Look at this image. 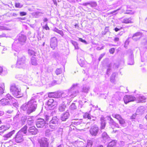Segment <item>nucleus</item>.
<instances>
[{
  "label": "nucleus",
  "mask_w": 147,
  "mask_h": 147,
  "mask_svg": "<svg viewBox=\"0 0 147 147\" xmlns=\"http://www.w3.org/2000/svg\"><path fill=\"white\" fill-rule=\"evenodd\" d=\"M78 89V84H74L68 90L64 91L61 94V98L60 96V95H59L57 92H49L48 94V96L49 97L60 98L61 99L65 98L67 100H69L76 96L79 93Z\"/></svg>",
  "instance_id": "1"
},
{
  "label": "nucleus",
  "mask_w": 147,
  "mask_h": 147,
  "mask_svg": "<svg viewBox=\"0 0 147 147\" xmlns=\"http://www.w3.org/2000/svg\"><path fill=\"white\" fill-rule=\"evenodd\" d=\"M26 39V36L23 34H20L17 36L16 40L12 45L13 49L16 52L14 53L15 56L18 54V53L19 51L18 48L24 44L25 42Z\"/></svg>",
  "instance_id": "2"
},
{
  "label": "nucleus",
  "mask_w": 147,
  "mask_h": 147,
  "mask_svg": "<svg viewBox=\"0 0 147 147\" xmlns=\"http://www.w3.org/2000/svg\"><path fill=\"white\" fill-rule=\"evenodd\" d=\"M37 107L35 106H34L33 105L31 106L26 104H25L22 105L21 107V110L23 111H26V113L29 115L31 113L35 111Z\"/></svg>",
  "instance_id": "3"
},
{
  "label": "nucleus",
  "mask_w": 147,
  "mask_h": 147,
  "mask_svg": "<svg viewBox=\"0 0 147 147\" xmlns=\"http://www.w3.org/2000/svg\"><path fill=\"white\" fill-rule=\"evenodd\" d=\"M51 119L49 121V127L51 129L55 130L57 128L59 119L57 116L52 117Z\"/></svg>",
  "instance_id": "4"
},
{
  "label": "nucleus",
  "mask_w": 147,
  "mask_h": 147,
  "mask_svg": "<svg viewBox=\"0 0 147 147\" xmlns=\"http://www.w3.org/2000/svg\"><path fill=\"white\" fill-rule=\"evenodd\" d=\"M89 132L91 136L96 137L100 134L99 128L96 125L92 126L90 129Z\"/></svg>",
  "instance_id": "5"
},
{
  "label": "nucleus",
  "mask_w": 147,
  "mask_h": 147,
  "mask_svg": "<svg viewBox=\"0 0 147 147\" xmlns=\"http://www.w3.org/2000/svg\"><path fill=\"white\" fill-rule=\"evenodd\" d=\"M40 147H49V139L45 137H43L38 141Z\"/></svg>",
  "instance_id": "6"
},
{
  "label": "nucleus",
  "mask_w": 147,
  "mask_h": 147,
  "mask_svg": "<svg viewBox=\"0 0 147 147\" xmlns=\"http://www.w3.org/2000/svg\"><path fill=\"white\" fill-rule=\"evenodd\" d=\"M25 57L24 56L18 58L16 64V67L18 68H22L25 64Z\"/></svg>",
  "instance_id": "7"
},
{
  "label": "nucleus",
  "mask_w": 147,
  "mask_h": 147,
  "mask_svg": "<svg viewBox=\"0 0 147 147\" xmlns=\"http://www.w3.org/2000/svg\"><path fill=\"white\" fill-rule=\"evenodd\" d=\"M127 55L128 57V64L129 65H133L134 63V57L133 53L131 50L128 51Z\"/></svg>",
  "instance_id": "8"
},
{
  "label": "nucleus",
  "mask_w": 147,
  "mask_h": 147,
  "mask_svg": "<svg viewBox=\"0 0 147 147\" xmlns=\"http://www.w3.org/2000/svg\"><path fill=\"white\" fill-rule=\"evenodd\" d=\"M135 99V97L132 95H126L123 98V100L125 104H127L131 102L134 101Z\"/></svg>",
  "instance_id": "9"
},
{
  "label": "nucleus",
  "mask_w": 147,
  "mask_h": 147,
  "mask_svg": "<svg viewBox=\"0 0 147 147\" xmlns=\"http://www.w3.org/2000/svg\"><path fill=\"white\" fill-rule=\"evenodd\" d=\"M45 124V122L43 119L41 118H39L37 119L36 125L38 128H42Z\"/></svg>",
  "instance_id": "10"
},
{
  "label": "nucleus",
  "mask_w": 147,
  "mask_h": 147,
  "mask_svg": "<svg viewBox=\"0 0 147 147\" xmlns=\"http://www.w3.org/2000/svg\"><path fill=\"white\" fill-rule=\"evenodd\" d=\"M28 131V133L27 135L28 136L30 135H35L38 133V130L35 127L32 126L29 128Z\"/></svg>",
  "instance_id": "11"
},
{
  "label": "nucleus",
  "mask_w": 147,
  "mask_h": 147,
  "mask_svg": "<svg viewBox=\"0 0 147 147\" xmlns=\"http://www.w3.org/2000/svg\"><path fill=\"white\" fill-rule=\"evenodd\" d=\"M57 39L55 37L51 38L50 39V45L51 48L54 49L57 45Z\"/></svg>",
  "instance_id": "12"
},
{
  "label": "nucleus",
  "mask_w": 147,
  "mask_h": 147,
  "mask_svg": "<svg viewBox=\"0 0 147 147\" xmlns=\"http://www.w3.org/2000/svg\"><path fill=\"white\" fill-rule=\"evenodd\" d=\"M13 139L17 143H20L24 140L23 136L18 132L16 134L15 137Z\"/></svg>",
  "instance_id": "13"
},
{
  "label": "nucleus",
  "mask_w": 147,
  "mask_h": 147,
  "mask_svg": "<svg viewBox=\"0 0 147 147\" xmlns=\"http://www.w3.org/2000/svg\"><path fill=\"white\" fill-rule=\"evenodd\" d=\"M28 127L26 125H24L18 132L23 136L27 135L28 131H27Z\"/></svg>",
  "instance_id": "14"
},
{
  "label": "nucleus",
  "mask_w": 147,
  "mask_h": 147,
  "mask_svg": "<svg viewBox=\"0 0 147 147\" xmlns=\"http://www.w3.org/2000/svg\"><path fill=\"white\" fill-rule=\"evenodd\" d=\"M12 94L13 95L17 98H19L22 97L23 95L21 92L20 89H18L17 90H16L13 92H12Z\"/></svg>",
  "instance_id": "15"
},
{
  "label": "nucleus",
  "mask_w": 147,
  "mask_h": 147,
  "mask_svg": "<svg viewBox=\"0 0 147 147\" xmlns=\"http://www.w3.org/2000/svg\"><path fill=\"white\" fill-rule=\"evenodd\" d=\"M142 34V33L140 32H137L133 35L132 38L134 40L137 41L140 38Z\"/></svg>",
  "instance_id": "16"
},
{
  "label": "nucleus",
  "mask_w": 147,
  "mask_h": 147,
  "mask_svg": "<svg viewBox=\"0 0 147 147\" xmlns=\"http://www.w3.org/2000/svg\"><path fill=\"white\" fill-rule=\"evenodd\" d=\"M6 98H7L10 100H11L13 102H14L13 103V106L16 108H17L18 107V104L16 102V100L13 97L11 96L9 94H7L6 95Z\"/></svg>",
  "instance_id": "17"
},
{
  "label": "nucleus",
  "mask_w": 147,
  "mask_h": 147,
  "mask_svg": "<svg viewBox=\"0 0 147 147\" xmlns=\"http://www.w3.org/2000/svg\"><path fill=\"white\" fill-rule=\"evenodd\" d=\"M120 19L122 23L129 24L133 23V22L131 21L132 19L131 18H121Z\"/></svg>",
  "instance_id": "18"
},
{
  "label": "nucleus",
  "mask_w": 147,
  "mask_h": 147,
  "mask_svg": "<svg viewBox=\"0 0 147 147\" xmlns=\"http://www.w3.org/2000/svg\"><path fill=\"white\" fill-rule=\"evenodd\" d=\"M102 137L104 141H105L104 143H109V142L110 140V138L105 132H103L102 134Z\"/></svg>",
  "instance_id": "19"
},
{
  "label": "nucleus",
  "mask_w": 147,
  "mask_h": 147,
  "mask_svg": "<svg viewBox=\"0 0 147 147\" xmlns=\"http://www.w3.org/2000/svg\"><path fill=\"white\" fill-rule=\"evenodd\" d=\"M69 116V114L67 111L65 113L62 114L61 119L63 121H65L68 119Z\"/></svg>",
  "instance_id": "20"
},
{
  "label": "nucleus",
  "mask_w": 147,
  "mask_h": 147,
  "mask_svg": "<svg viewBox=\"0 0 147 147\" xmlns=\"http://www.w3.org/2000/svg\"><path fill=\"white\" fill-rule=\"evenodd\" d=\"M30 105L35 106L37 107V102L36 100L34 98H32L26 104Z\"/></svg>",
  "instance_id": "21"
},
{
  "label": "nucleus",
  "mask_w": 147,
  "mask_h": 147,
  "mask_svg": "<svg viewBox=\"0 0 147 147\" xmlns=\"http://www.w3.org/2000/svg\"><path fill=\"white\" fill-rule=\"evenodd\" d=\"M0 104L3 106L8 105L10 104V102L9 100L6 99L4 98L0 100Z\"/></svg>",
  "instance_id": "22"
},
{
  "label": "nucleus",
  "mask_w": 147,
  "mask_h": 147,
  "mask_svg": "<svg viewBox=\"0 0 147 147\" xmlns=\"http://www.w3.org/2000/svg\"><path fill=\"white\" fill-rule=\"evenodd\" d=\"M15 132V130H13L12 131L8 133V134L5 135L3 136L4 140H7V139L11 137L12 135L14 134Z\"/></svg>",
  "instance_id": "23"
},
{
  "label": "nucleus",
  "mask_w": 147,
  "mask_h": 147,
  "mask_svg": "<svg viewBox=\"0 0 147 147\" xmlns=\"http://www.w3.org/2000/svg\"><path fill=\"white\" fill-rule=\"evenodd\" d=\"M90 87L88 85H84L83 86L82 91L85 93H88L90 89Z\"/></svg>",
  "instance_id": "24"
},
{
  "label": "nucleus",
  "mask_w": 147,
  "mask_h": 147,
  "mask_svg": "<svg viewBox=\"0 0 147 147\" xmlns=\"http://www.w3.org/2000/svg\"><path fill=\"white\" fill-rule=\"evenodd\" d=\"M84 117L85 118H87L88 119H92V121H94L96 118L91 116L88 113H85L83 115Z\"/></svg>",
  "instance_id": "25"
},
{
  "label": "nucleus",
  "mask_w": 147,
  "mask_h": 147,
  "mask_svg": "<svg viewBox=\"0 0 147 147\" xmlns=\"http://www.w3.org/2000/svg\"><path fill=\"white\" fill-rule=\"evenodd\" d=\"M20 89L18 88L17 86L15 84H13L11 85L10 87V90L11 92H13L18 89Z\"/></svg>",
  "instance_id": "26"
},
{
  "label": "nucleus",
  "mask_w": 147,
  "mask_h": 147,
  "mask_svg": "<svg viewBox=\"0 0 147 147\" xmlns=\"http://www.w3.org/2000/svg\"><path fill=\"white\" fill-rule=\"evenodd\" d=\"M66 108V105L63 102L59 105V110L60 112H63L65 110Z\"/></svg>",
  "instance_id": "27"
},
{
  "label": "nucleus",
  "mask_w": 147,
  "mask_h": 147,
  "mask_svg": "<svg viewBox=\"0 0 147 147\" xmlns=\"http://www.w3.org/2000/svg\"><path fill=\"white\" fill-rule=\"evenodd\" d=\"M23 79L25 82H28L32 80V78L30 75L24 76H23Z\"/></svg>",
  "instance_id": "28"
},
{
  "label": "nucleus",
  "mask_w": 147,
  "mask_h": 147,
  "mask_svg": "<svg viewBox=\"0 0 147 147\" xmlns=\"http://www.w3.org/2000/svg\"><path fill=\"white\" fill-rule=\"evenodd\" d=\"M144 107L143 106H141L138 108L136 110V113L138 114H141L144 113Z\"/></svg>",
  "instance_id": "29"
},
{
  "label": "nucleus",
  "mask_w": 147,
  "mask_h": 147,
  "mask_svg": "<svg viewBox=\"0 0 147 147\" xmlns=\"http://www.w3.org/2000/svg\"><path fill=\"white\" fill-rule=\"evenodd\" d=\"M82 123L81 120H73L71 122V125H78Z\"/></svg>",
  "instance_id": "30"
},
{
  "label": "nucleus",
  "mask_w": 147,
  "mask_h": 147,
  "mask_svg": "<svg viewBox=\"0 0 147 147\" xmlns=\"http://www.w3.org/2000/svg\"><path fill=\"white\" fill-rule=\"evenodd\" d=\"M100 121L101 126L100 128L101 129H103L105 128L106 126V123L105 121L101 118L100 119Z\"/></svg>",
  "instance_id": "31"
},
{
  "label": "nucleus",
  "mask_w": 147,
  "mask_h": 147,
  "mask_svg": "<svg viewBox=\"0 0 147 147\" xmlns=\"http://www.w3.org/2000/svg\"><path fill=\"white\" fill-rule=\"evenodd\" d=\"M54 100L53 99H50L47 101V104L49 107H52L54 105Z\"/></svg>",
  "instance_id": "32"
},
{
  "label": "nucleus",
  "mask_w": 147,
  "mask_h": 147,
  "mask_svg": "<svg viewBox=\"0 0 147 147\" xmlns=\"http://www.w3.org/2000/svg\"><path fill=\"white\" fill-rule=\"evenodd\" d=\"M28 117L25 115L21 117L20 121L22 125H24L25 124V122L27 119Z\"/></svg>",
  "instance_id": "33"
},
{
  "label": "nucleus",
  "mask_w": 147,
  "mask_h": 147,
  "mask_svg": "<svg viewBox=\"0 0 147 147\" xmlns=\"http://www.w3.org/2000/svg\"><path fill=\"white\" fill-rule=\"evenodd\" d=\"M30 62L31 64L33 65H36L37 64L36 59L34 57H32L31 58Z\"/></svg>",
  "instance_id": "34"
},
{
  "label": "nucleus",
  "mask_w": 147,
  "mask_h": 147,
  "mask_svg": "<svg viewBox=\"0 0 147 147\" xmlns=\"http://www.w3.org/2000/svg\"><path fill=\"white\" fill-rule=\"evenodd\" d=\"M52 116L49 115H45L44 116V120H45V121H48L50 119L52 118Z\"/></svg>",
  "instance_id": "35"
},
{
  "label": "nucleus",
  "mask_w": 147,
  "mask_h": 147,
  "mask_svg": "<svg viewBox=\"0 0 147 147\" xmlns=\"http://www.w3.org/2000/svg\"><path fill=\"white\" fill-rule=\"evenodd\" d=\"M27 123L29 125H31L33 123L34 120L31 117H27Z\"/></svg>",
  "instance_id": "36"
},
{
  "label": "nucleus",
  "mask_w": 147,
  "mask_h": 147,
  "mask_svg": "<svg viewBox=\"0 0 147 147\" xmlns=\"http://www.w3.org/2000/svg\"><path fill=\"white\" fill-rule=\"evenodd\" d=\"M108 119L109 121V123L111 125H113L115 123V122L113 119L109 116H107Z\"/></svg>",
  "instance_id": "37"
},
{
  "label": "nucleus",
  "mask_w": 147,
  "mask_h": 147,
  "mask_svg": "<svg viewBox=\"0 0 147 147\" xmlns=\"http://www.w3.org/2000/svg\"><path fill=\"white\" fill-rule=\"evenodd\" d=\"M70 42L74 46L75 49H79V47L78 46V44L77 42L73 40H71Z\"/></svg>",
  "instance_id": "38"
},
{
  "label": "nucleus",
  "mask_w": 147,
  "mask_h": 147,
  "mask_svg": "<svg viewBox=\"0 0 147 147\" xmlns=\"http://www.w3.org/2000/svg\"><path fill=\"white\" fill-rule=\"evenodd\" d=\"M116 141L114 140H112L108 144V146L110 147H113L116 145Z\"/></svg>",
  "instance_id": "39"
},
{
  "label": "nucleus",
  "mask_w": 147,
  "mask_h": 147,
  "mask_svg": "<svg viewBox=\"0 0 147 147\" xmlns=\"http://www.w3.org/2000/svg\"><path fill=\"white\" fill-rule=\"evenodd\" d=\"M54 31L60 34L62 36H63L64 34L62 30H60L58 29L55 28L54 29Z\"/></svg>",
  "instance_id": "40"
},
{
  "label": "nucleus",
  "mask_w": 147,
  "mask_h": 147,
  "mask_svg": "<svg viewBox=\"0 0 147 147\" xmlns=\"http://www.w3.org/2000/svg\"><path fill=\"white\" fill-rule=\"evenodd\" d=\"M7 129V127L4 125H2L0 127V132H3Z\"/></svg>",
  "instance_id": "41"
},
{
  "label": "nucleus",
  "mask_w": 147,
  "mask_h": 147,
  "mask_svg": "<svg viewBox=\"0 0 147 147\" xmlns=\"http://www.w3.org/2000/svg\"><path fill=\"white\" fill-rule=\"evenodd\" d=\"M28 54L30 55L35 56V52L32 49H29L28 50Z\"/></svg>",
  "instance_id": "42"
},
{
  "label": "nucleus",
  "mask_w": 147,
  "mask_h": 147,
  "mask_svg": "<svg viewBox=\"0 0 147 147\" xmlns=\"http://www.w3.org/2000/svg\"><path fill=\"white\" fill-rule=\"evenodd\" d=\"M117 74L115 73H113L111 76L110 78V81L111 82H113Z\"/></svg>",
  "instance_id": "43"
},
{
  "label": "nucleus",
  "mask_w": 147,
  "mask_h": 147,
  "mask_svg": "<svg viewBox=\"0 0 147 147\" xmlns=\"http://www.w3.org/2000/svg\"><path fill=\"white\" fill-rule=\"evenodd\" d=\"M112 115L113 117L117 119L118 121L122 118L121 116L119 114H113Z\"/></svg>",
  "instance_id": "44"
},
{
  "label": "nucleus",
  "mask_w": 147,
  "mask_h": 147,
  "mask_svg": "<svg viewBox=\"0 0 147 147\" xmlns=\"http://www.w3.org/2000/svg\"><path fill=\"white\" fill-rule=\"evenodd\" d=\"M146 98L143 96H140L138 97L139 101L141 102H143L145 100Z\"/></svg>",
  "instance_id": "45"
},
{
  "label": "nucleus",
  "mask_w": 147,
  "mask_h": 147,
  "mask_svg": "<svg viewBox=\"0 0 147 147\" xmlns=\"http://www.w3.org/2000/svg\"><path fill=\"white\" fill-rule=\"evenodd\" d=\"M15 6L16 7L21 8L23 7V4L19 2H17L15 3Z\"/></svg>",
  "instance_id": "46"
},
{
  "label": "nucleus",
  "mask_w": 147,
  "mask_h": 147,
  "mask_svg": "<svg viewBox=\"0 0 147 147\" xmlns=\"http://www.w3.org/2000/svg\"><path fill=\"white\" fill-rule=\"evenodd\" d=\"M92 141L88 140L87 141V144L86 147H92Z\"/></svg>",
  "instance_id": "47"
},
{
  "label": "nucleus",
  "mask_w": 147,
  "mask_h": 147,
  "mask_svg": "<svg viewBox=\"0 0 147 147\" xmlns=\"http://www.w3.org/2000/svg\"><path fill=\"white\" fill-rule=\"evenodd\" d=\"M134 12L131 10H128V6H127V9L126 10V12L125 13V14H134Z\"/></svg>",
  "instance_id": "48"
},
{
  "label": "nucleus",
  "mask_w": 147,
  "mask_h": 147,
  "mask_svg": "<svg viewBox=\"0 0 147 147\" xmlns=\"http://www.w3.org/2000/svg\"><path fill=\"white\" fill-rule=\"evenodd\" d=\"M70 108L72 110L76 109H77V107L75 105V103H72L70 105Z\"/></svg>",
  "instance_id": "49"
},
{
  "label": "nucleus",
  "mask_w": 147,
  "mask_h": 147,
  "mask_svg": "<svg viewBox=\"0 0 147 147\" xmlns=\"http://www.w3.org/2000/svg\"><path fill=\"white\" fill-rule=\"evenodd\" d=\"M62 70L61 68H57L55 71V73L57 75H58L61 74L62 73Z\"/></svg>",
  "instance_id": "50"
},
{
  "label": "nucleus",
  "mask_w": 147,
  "mask_h": 147,
  "mask_svg": "<svg viewBox=\"0 0 147 147\" xmlns=\"http://www.w3.org/2000/svg\"><path fill=\"white\" fill-rule=\"evenodd\" d=\"M90 5L92 7H95L97 6V3L95 2H90Z\"/></svg>",
  "instance_id": "51"
},
{
  "label": "nucleus",
  "mask_w": 147,
  "mask_h": 147,
  "mask_svg": "<svg viewBox=\"0 0 147 147\" xmlns=\"http://www.w3.org/2000/svg\"><path fill=\"white\" fill-rule=\"evenodd\" d=\"M119 123L121 125H123L125 123V121L122 118L119 120Z\"/></svg>",
  "instance_id": "52"
},
{
  "label": "nucleus",
  "mask_w": 147,
  "mask_h": 147,
  "mask_svg": "<svg viewBox=\"0 0 147 147\" xmlns=\"http://www.w3.org/2000/svg\"><path fill=\"white\" fill-rule=\"evenodd\" d=\"M78 103L79 105L78 107L80 108H82L83 105V102L82 101L80 100L79 101Z\"/></svg>",
  "instance_id": "53"
},
{
  "label": "nucleus",
  "mask_w": 147,
  "mask_h": 147,
  "mask_svg": "<svg viewBox=\"0 0 147 147\" xmlns=\"http://www.w3.org/2000/svg\"><path fill=\"white\" fill-rule=\"evenodd\" d=\"M79 40L80 41L83 43H84L85 44H87V42L84 40H83L81 38H79Z\"/></svg>",
  "instance_id": "54"
},
{
  "label": "nucleus",
  "mask_w": 147,
  "mask_h": 147,
  "mask_svg": "<svg viewBox=\"0 0 147 147\" xmlns=\"http://www.w3.org/2000/svg\"><path fill=\"white\" fill-rule=\"evenodd\" d=\"M20 15L21 16H25L26 15V12L24 11H21L20 12Z\"/></svg>",
  "instance_id": "55"
},
{
  "label": "nucleus",
  "mask_w": 147,
  "mask_h": 147,
  "mask_svg": "<svg viewBox=\"0 0 147 147\" xmlns=\"http://www.w3.org/2000/svg\"><path fill=\"white\" fill-rule=\"evenodd\" d=\"M109 51L111 54H113L115 52V49L114 48H112L109 49Z\"/></svg>",
  "instance_id": "56"
},
{
  "label": "nucleus",
  "mask_w": 147,
  "mask_h": 147,
  "mask_svg": "<svg viewBox=\"0 0 147 147\" xmlns=\"http://www.w3.org/2000/svg\"><path fill=\"white\" fill-rule=\"evenodd\" d=\"M122 28L121 27H119L118 28L116 27L114 29V30H115V32H117L118 31L120 30Z\"/></svg>",
  "instance_id": "57"
},
{
  "label": "nucleus",
  "mask_w": 147,
  "mask_h": 147,
  "mask_svg": "<svg viewBox=\"0 0 147 147\" xmlns=\"http://www.w3.org/2000/svg\"><path fill=\"white\" fill-rule=\"evenodd\" d=\"M3 88L0 86V95H1L4 93Z\"/></svg>",
  "instance_id": "58"
},
{
  "label": "nucleus",
  "mask_w": 147,
  "mask_h": 147,
  "mask_svg": "<svg viewBox=\"0 0 147 147\" xmlns=\"http://www.w3.org/2000/svg\"><path fill=\"white\" fill-rule=\"evenodd\" d=\"M13 111V110L12 109H10L6 111V112L9 114H11L12 113Z\"/></svg>",
  "instance_id": "59"
},
{
  "label": "nucleus",
  "mask_w": 147,
  "mask_h": 147,
  "mask_svg": "<svg viewBox=\"0 0 147 147\" xmlns=\"http://www.w3.org/2000/svg\"><path fill=\"white\" fill-rule=\"evenodd\" d=\"M105 55V54H102L100 55L98 58V59L99 61L101 60V59H102V58Z\"/></svg>",
  "instance_id": "60"
},
{
  "label": "nucleus",
  "mask_w": 147,
  "mask_h": 147,
  "mask_svg": "<svg viewBox=\"0 0 147 147\" xmlns=\"http://www.w3.org/2000/svg\"><path fill=\"white\" fill-rule=\"evenodd\" d=\"M104 47V46H102L101 47H98L96 48V49L97 50H100L103 49Z\"/></svg>",
  "instance_id": "61"
},
{
  "label": "nucleus",
  "mask_w": 147,
  "mask_h": 147,
  "mask_svg": "<svg viewBox=\"0 0 147 147\" xmlns=\"http://www.w3.org/2000/svg\"><path fill=\"white\" fill-rule=\"evenodd\" d=\"M119 41V38L118 37H115L114 39V41L115 42H116Z\"/></svg>",
  "instance_id": "62"
},
{
  "label": "nucleus",
  "mask_w": 147,
  "mask_h": 147,
  "mask_svg": "<svg viewBox=\"0 0 147 147\" xmlns=\"http://www.w3.org/2000/svg\"><path fill=\"white\" fill-rule=\"evenodd\" d=\"M44 28L45 29V30H49L50 29L49 27H48L47 24L45 25V26L44 27Z\"/></svg>",
  "instance_id": "63"
},
{
  "label": "nucleus",
  "mask_w": 147,
  "mask_h": 147,
  "mask_svg": "<svg viewBox=\"0 0 147 147\" xmlns=\"http://www.w3.org/2000/svg\"><path fill=\"white\" fill-rule=\"evenodd\" d=\"M6 28L3 26H0V30H6Z\"/></svg>",
  "instance_id": "64"
}]
</instances>
